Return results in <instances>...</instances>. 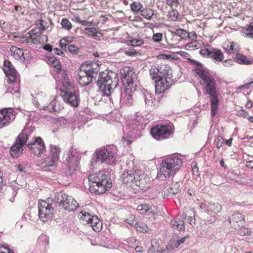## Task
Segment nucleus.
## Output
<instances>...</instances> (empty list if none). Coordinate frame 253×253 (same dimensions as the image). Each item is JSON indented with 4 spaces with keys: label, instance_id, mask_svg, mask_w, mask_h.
<instances>
[{
    "label": "nucleus",
    "instance_id": "obj_27",
    "mask_svg": "<svg viewBox=\"0 0 253 253\" xmlns=\"http://www.w3.org/2000/svg\"><path fill=\"white\" fill-rule=\"evenodd\" d=\"M157 67L160 78H168L169 77V78L172 79L171 71L169 66L166 64H160L158 65Z\"/></svg>",
    "mask_w": 253,
    "mask_h": 253
},
{
    "label": "nucleus",
    "instance_id": "obj_18",
    "mask_svg": "<svg viewBox=\"0 0 253 253\" xmlns=\"http://www.w3.org/2000/svg\"><path fill=\"white\" fill-rule=\"evenodd\" d=\"M121 72L122 75V83L125 88H135L134 82L136 77L133 70L126 68Z\"/></svg>",
    "mask_w": 253,
    "mask_h": 253
},
{
    "label": "nucleus",
    "instance_id": "obj_45",
    "mask_svg": "<svg viewBox=\"0 0 253 253\" xmlns=\"http://www.w3.org/2000/svg\"><path fill=\"white\" fill-rule=\"evenodd\" d=\"M25 8L20 5H16L14 6V9L13 12L15 14L18 15H23L24 14Z\"/></svg>",
    "mask_w": 253,
    "mask_h": 253
},
{
    "label": "nucleus",
    "instance_id": "obj_28",
    "mask_svg": "<svg viewBox=\"0 0 253 253\" xmlns=\"http://www.w3.org/2000/svg\"><path fill=\"white\" fill-rule=\"evenodd\" d=\"M210 95L211 116L213 117L217 113L219 101L216 93H213Z\"/></svg>",
    "mask_w": 253,
    "mask_h": 253
},
{
    "label": "nucleus",
    "instance_id": "obj_17",
    "mask_svg": "<svg viewBox=\"0 0 253 253\" xmlns=\"http://www.w3.org/2000/svg\"><path fill=\"white\" fill-rule=\"evenodd\" d=\"M58 97L55 96L48 105H45V104L42 103H39L38 98H36L33 99L32 102L40 109L48 110L50 112L52 111L57 112L63 108V106L58 102Z\"/></svg>",
    "mask_w": 253,
    "mask_h": 253
},
{
    "label": "nucleus",
    "instance_id": "obj_51",
    "mask_svg": "<svg viewBox=\"0 0 253 253\" xmlns=\"http://www.w3.org/2000/svg\"><path fill=\"white\" fill-rule=\"evenodd\" d=\"M0 253H14L8 247L6 246L0 247Z\"/></svg>",
    "mask_w": 253,
    "mask_h": 253
},
{
    "label": "nucleus",
    "instance_id": "obj_6",
    "mask_svg": "<svg viewBox=\"0 0 253 253\" xmlns=\"http://www.w3.org/2000/svg\"><path fill=\"white\" fill-rule=\"evenodd\" d=\"M197 67L195 71L200 78V84L204 87L207 93L210 95L216 93V83L213 76L207 70L204 68L200 62H197Z\"/></svg>",
    "mask_w": 253,
    "mask_h": 253
},
{
    "label": "nucleus",
    "instance_id": "obj_55",
    "mask_svg": "<svg viewBox=\"0 0 253 253\" xmlns=\"http://www.w3.org/2000/svg\"><path fill=\"white\" fill-rule=\"evenodd\" d=\"M223 142H224L223 138L220 136H218L217 138V141H216V147L218 149L220 148V147H221V146L223 143Z\"/></svg>",
    "mask_w": 253,
    "mask_h": 253
},
{
    "label": "nucleus",
    "instance_id": "obj_42",
    "mask_svg": "<svg viewBox=\"0 0 253 253\" xmlns=\"http://www.w3.org/2000/svg\"><path fill=\"white\" fill-rule=\"evenodd\" d=\"M37 26V28H40L41 32L42 30H44L48 27V23L43 20H40L36 23Z\"/></svg>",
    "mask_w": 253,
    "mask_h": 253
},
{
    "label": "nucleus",
    "instance_id": "obj_25",
    "mask_svg": "<svg viewBox=\"0 0 253 253\" xmlns=\"http://www.w3.org/2000/svg\"><path fill=\"white\" fill-rule=\"evenodd\" d=\"M136 88H125L124 92L121 93L120 103L123 105H131L132 102L133 92Z\"/></svg>",
    "mask_w": 253,
    "mask_h": 253
},
{
    "label": "nucleus",
    "instance_id": "obj_58",
    "mask_svg": "<svg viewBox=\"0 0 253 253\" xmlns=\"http://www.w3.org/2000/svg\"><path fill=\"white\" fill-rule=\"evenodd\" d=\"M192 171H193V173L194 175H199L198 169L197 167V165L196 163H192Z\"/></svg>",
    "mask_w": 253,
    "mask_h": 253
},
{
    "label": "nucleus",
    "instance_id": "obj_35",
    "mask_svg": "<svg viewBox=\"0 0 253 253\" xmlns=\"http://www.w3.org/2000/svg\"><path fill=\"white\" fill-rule=\"evenodd\" d=\"M203 45V43L202 42H199L197 41L194 40L190 43H187L186 45V48L187 49H191L193 50L195 49H198L199 48H202V46Z\"/></svg>",
    "mask_w": 253,
    "mask_h": 253
},
{
    "label": "nucleus",
    "instance_id": "obj_21",
    "mask_svg": "<svg viewBox=\"0 0 253 253\" xmlns=\"http://www.w3.org/2000/svg\"><path fill=\"white\" fill-rule=\"evenodd\" d=\"M10 55L16 60L23 62L29 57V52L27 50H23L16 46H11L10 48Z\"/></svg>",
    "mask_w": 253,
    "mask_h": 253
},
{
    "label": "nucleus",
    "instance_id": "obj_48",
    "mask_svg": "<svg viewBox=\"0 0 253 253\" xmlns=\"http://www.w3.org/2000/svg\"><path fill=\"white\" fill-rule=\"evenodd\" d=\"M141 16H153V10L149 8H146L141 11Z\"/></svg>",
    "mask_w": 253,
    "mask_h": 253
},
{
    "label": "nucleus",
    "instance_id": "obj_40",
    "mask_svg": "<svg viewBox=\"0 0 253 253\" xmlns=\"http://www.w3.org/2000/svg\"><path fill=\"white\" fill-rule=\"evenodd\" d=\"M149 71L150 77L152 79L157 80L160 78V75L157 66H154L151 67Z\"/></svg>",
    "mask_w": 253,
    "mask_h": 253
},
{
    "label": "nucleus",
    "instance_id": "obj_1",
    "mask_svg": "<svg viewBox=\"0 0 253 253\" xmlns=\"http://www.w3.org/2000/svg\"><path fill=\"white\" fill-rule=\"evenodd\" d=\"M182 165L181 156L174 154L167 158L161 164L157 178L160 180H165L173 175Z\"/></svg>",
    "mask_w": 253,
    "mask_h": 253
},
{
    "label": "nucleus",
    "instance_id": "obj_11",
    "mask_svg": "<svg viewBox=\"0 0 253 253\" xmlns=\"http://www.w3.org/2000/svg\"><path fill=\"white\" fill-rule=\"evenodd\" d=\"M172 133L171 126L169 125H157L151 130L153 137L157 140L168 138Z\"/></svg>",
    "mask_w": 253,
    "mask_h": 253
},
{
    "label": "nucleus",
    "instance_id": "obj_29",
    "mask_svg": "<svg viewBox=\"0 0 253 253\" xmlns=\"http://www.w3.org/2000/svg\"><path fill=\"white\" fill-rule=\"evenodd\" d=\"M189 238V235H186L182 238H177L176 240H171L170 241V245L168 246L166 249L169 251H171L175 248H177L179 245L183 244L185 240Z\"/></svg>",
    "mask_w": 253,
    "mask_h": 253
},
{
    "label": "nucleus",
    "instance_id": "obj_14",
    "mask_svg": "<svg viewBox=\"0 0 253 253\" xmlns=\"http://www.w3.org/2000/svg\"><path fill=\"white\" fill-rule=\"evenodd\" d=\"M62 159L63 162L66 163L68 165L67 174L72 175L77 170L78 165V158L74 154L72 148L65 151Z\"/></svg>",
    "mask_w": 253,
    "mask_h": 253
},
{
    "label": "nucleus",
    "instance_id": "obj_2",
    "mask_svg": "<svg viewBox=\"0 0 253 253\" xmlns=\"http://www.w3.org/2000/svg\"><path fill=\"white\" fill-rule=\"evenodd\" d=\"M88 180L90 191L96 194L104 193L112 186L108 175L101 172L90 174Z\"/></svg>",
    "mask_w": 253,
    "mask_h": 253
},
{
    "label": "nucleus",
    "instance_id": "obj_13",
    "mask_svg": "<svg viewBox=\"0 0 253 253\" xmlns=\"http://www.w3.org/2000/svg\"><path fill=\"white\" fill-rule=\"evenodd\" d=\"M82 215L80 217L83 224H87L92 227L95 232H100L102 227V223L97 216L92 215L88 212L81 211Z\"/></svg>",
    "mask_w": 253,
    "mask_h": 253
},
{
    "label": "nucleus",
    "instance_id": "obj_36",
    "mask_svg": "<svg viewBox=\"0 0 253 253\" xmlns=\"http://www.w3.org/2000/svg\"><path fill=\"white\" fill-rule=\"evenodd\" d=\"M242 33L243 36L253 39V22L251 23L247 28L243 30Z\"/></svg>",
    "mask_w": 253,
    "mask_h": 253
},
{
    "label": "nucleus",
    "instance_id": "obj_20",
    "mask_svg": "<svg viewBox=\"0 0 253 253\" xmlns=\"http://www.w3.org/2000/svg\"><path fill=\"white\" fill-rule=\"evenodd\" d=\"M172 84V79L160 78L155 80V92L157 94L164 92Z\"/></svg>",
    "mask_w": 253,
    "mask_h": 253
},
{
    "label": "nucleus",
    "instance_id": "obj_39",
    "mask_svg": "<svg viewBox=\"0 0 253 253\" xmlns=\"http://www.w3.org/2000/svg\"><path fill=\"white\" fill-rule=\"evenodd\" d=\"M130 7L132 11L135 14H137L142 10V5L140 2L134 1L130 4Z\"/></svg>",
    "mask_w": 253,
    "mask_h": 253
},
{
    "label": "nucleus",
    "instance_id": "obj_10",
    "mask_svg": "<svg viewBox=\"0 0 253 253\" xmlns=\"http://www.w3.org/2000/svg\"><path fill=\"white\" fill-rule=\"evenodd\" d=\"M26 145L28 146L31 152L35 155L40 157L45 150V147L42 139L40 137L32 136L27 141Z\"/></svg>",
    "mask_w": 253,
    "mask_h": 253
},
{
    "label": "nucleus",
    "instance_id": "obj_63",
    "mask_svg": "<svg viewBox=\"0 0 253 253\" xmlns=\"http://www.w3.org/2000/svg\"><path fill=\"white\" fill-rule=\"evenodd\" d=\"M60 47L61 48H63L64 47L66 48V46H68V45L66 43V41L65 39H61L60 41Z\"/></svg>",
    "mask_w": 253,
    "mask_h": 253
},
{
    "label": "nucleus",
    "instance_id": "obj_60",
    "mask_svg": "<svg viewBox=\"0 0 253 253\" xmlns=\"http://www.w3.org/2000/svg\"><path fill=\"white\" fill-rule=\"evenodd\" d=\"M62 83V84H63V86L65 87V89L64 90H66L67 89L68 90H71V89L70 88V87L71 86V84L67 80L63 81Z\"/></svg>",
    "mask_w": 253,
    "mask_h": 253
},
{
    "label": "nucleus",
    "instance_id": "obj_9",
    "mask_svg": "<svg viewBox=\"0 0 253 253\" xmlns=\"http://www.w3.org/2000/svg\"><path fill=\"white\" fill-rule=\"evenodd\" d=\"M55 202L62 205L64 210L71 211L75 210L78 207L79 204L71 196L60 192L55 195Z\"/></svg>",
    "mask_w": 253,
    "mask_h": 253
},
{
    "label": "nucleus",
    "instance_id": "obj_64",
    "mask_svg": "<svg viewBox=\"0 0 253 253\" xmlns=\"http://www.w3.org/2000/svg\"><path fill=\"white\" fill-rule=\"evenodd\" d=\"M167 3L170 6L176 5L178 3L177 0H166Z\"/></svg>",
    "mask_w": 253,
    "mask_h": 253
},
{
    "label": "nucleus",
    "instance_id": "obj_32",
    "mask_svg": "<svg viewBox=\"0 0 253 253\" xmlns=\"http://www.w3.org/2000/svg\"><path fill=\"white\" fill-rule=\"evenodd\" d=\"M61 152V149L57 146L51 144L49 146V156L53 158V157L59 160V155Z\"/></svg>",
    "mask_w": 253,
    "mask_h": 253
},
{
    "label": "nucleus",
    "instance_id": "obj_19",
    "mask_svg": "<svg viewBox=\"0 0 253 253\" xmlns=\"http://www.w3.org/2000/svg\"><path fill=\"white\" fill-rule=\"evenodd\" d=\"M15 118L13 110L9 108L0 111V128L8 126Z\"/></svg>",
    "mask_w": 253,
    "mask_h": 253
},
{
    "label": "nucleus",
    "instance_id": "obj_52",
    "mask_svg": "<svg viewBox=\"0 0 253 253\" xmlns=\"http://www.w3.org/2000/svg\"><path fill=\"white\" fill-rule=\"evenodd\" d=\"M237 48L238 46L236 44H234V43H232L230 45L229 49L227 48L226 50H227L228 53H231L236 51Z\"/></svg>",
    "mask_w": 253,
    "mask_h": 253
},
{
    "label": "nucleus",
    "instance_id": "obj_43",
    "mask_svg": "<svg viewBox=\"0 0 253 253\" xmlns=\"http://www.w3.org/2000/svg\"><path fill=\"white\" fill-rule=\"evenodd\" d=\"M144 100L146 105L151 106L153 102L154 98L152 97L151 94L146 92L144 94Z\"/></svg>",
    "mask_w": 253,
    "mask_h": 253
},
{
    "label": "nucleus",
    "instance_id": "obj_57",
    "mask_svg": "<svg viewBox=\"0 0 253 253\" xmlns=\"http://www.w3.org/2000/svg\"><path fill=\"white\" fill-rule=\"evenodd\" d=\"M76 20L78 22L80 23L83 25H90L92 23V22H90L89 21L81 20H80V17H77Z\"/></svg>",
    "mask_w": 253,
    "mask_h": 253
},
{
    "label": "nucleus",
    "instance_id": "obj_47",
    "mask_svg": "<svg viewBox=\"0 0 253 253\" xmlns=\"http://www.w3.org/2000/svg\"><path fill=\"white\" fill-rule=\"evenodd\" d=\"M129 44L133 46H138L143 43V41L141 39H132L128 41Z\"/></svg>",
    "mask_w": 253,
    "mask_h": 253
},
{
    "label": "nucleus",
    "instance_id": "obj_50",
    "mask_svg": "<svg viewBox=\"0 0 253 253\" xmlns=\"http://www.w3.org/2000/svg\"><path fill=\"white\" fill-rule=\"evenodd\" d=\"M134 219L135 216L133 215H131L128 218L126 219V222L131 225H134L135 226V224H137V222H136Z\"/></svg>",
    "mask_w": 253,
    "mask_h": 253
},
{
    "label": "nucleus",
    "instance_id": "obj_4",
    "mask_svg": "<svg viewBox=\"0 0 253 253\" xmlns=\"http://www.w3.org/2000/svg\"><path fill=\"white\" fill-rule=\"evenodd\" d=\"M117 158V148L115 145L104 147L94 153L91 160V165L94 166L97 162L113 164Z\"/></svg>",
    "mask_w": 253,
    "mask_h": 253
},
{
    "label": "nucleus",
    "instance_id": "obj_33",
    "mask_svg": "<svg viewBox=\"0 0 253 253\" xmlns=\"http://www.w3.org/2000/svg\"><path fill=\"white\" fill-rule=\"evenodd\" d=\"M170 225L173 229L179 231L184 230L185 229L184 222L182 220H171Z\"/></svg>",
    "mask_w": 253,
    "mask_h": 253
},
{
    "label": "nucleus",
    "instance_id": "obj_44",
    "mask_svg": "<svg viewBox=\"0 0 253 253\" xmlns=\"http://www.w3.org/2000/svg\"><path fill=\"white\" fill-rule=\"evenodd\" d=\"M61 25L64 29L67 30H70L72 27L71 22L66 18H63L62 19Z\"/></svg>",
    "mask_w": 253,
    "mask_h": 253
},
{
    "label": "nucleus",
    "instance_id": "obj_46",
    "mask_svg": "<svg viewBox=\"0 0 253 253\" xmlns=\"http://www.w3.org/2000/svg\"><path fill=\"white\" fill-rule=\"evenodd\" d=\"M68 51L73 54H77L79 52V48L74 44H70L68 46Z\"/></svg>",
    "mask_w": 253,
    "mask_h": 253
},
{
    "label": "nucleus",
    "instance_id": "obj_7",
    "mask_svg": "<svg viewBox=\"0 0 253 253\" xmlns=\"http://www.w3.org/2000/svg\"><path fill=\"white\" fill-rule=\"evenodd\" d=\"M33 128L29 127L24 128L18 135L16 141L11 146L10 154L13 158H17L23 154V147L31 137Z\"/></svg>",
    "mask_w": 253,
    "mask_h": 253
},
{
    "label": "nucleus",
    "instance_id": "obj_56",
    "mask_svg": "<svg viewBox=\"0 0 253 253\" xmlns=\"http://www.w3.org/2000/svg\"><path fill=\"white\" fill-rule=\"evenodd\" d=\"M157 210L156 207L148 206V210L147 211H146V212L151 213L154 215L155 213H157Z\"/></svg>",
    "mask_w": 253,
    "mask_h": 253
},
{
    "label": "nucleus",
    "instance_id": "obj_31",
    "mask_svg": "<svg viewBox=\"0 0 253 253\" xmlns=\"http://www.w3.org/2000/svg\"><path fill=\"white\" fill-rule=\"evenodd\" d=\"M46 62L53 66L57 73L60 72L61 70V65L59 60L53 56H49L46 58Z\"/></svg>",
    "mask_w": 253,
    "mask_h": 253
},
{
    "label": "nucleus",
    "instance_id": "obj_30",
    "mask_svg": "<svg viewBox=\"0 0 253 253\" xmlns=\"http://www.w3.org/2000/svg\"><path fill=\"white\" fill-rule=\"evenodd\" d=\"M235 61L240 64L250 65L253 63V59L240 54L237 53L235 57Z\"/></svg>",
    "mask_w": 253,
    "mask_h": 253
},
{
    "label": "nucleus",
    "instance_id": "obj_34",
    "mask_svg": "<svg viewBox=\"0 0 253 253\" xmlns=\"http://www.w3.org/2000/svg\"><path fill=\"white\" fill-rule=\"evenodd\" d=\"M84 31L86 34L93 38H99L101 36V33L98 32L95 28H85Z\"/></svg>",
    "mask_w": 253,
    "mask_h": 253
},
{
    "label": "nucleus",
    "instance_id": "obj_41",
    "mask_svg": "<svg viewBox=\"0 0 253 253\" xmlns=\"http://www.w3.org/2000/svg\"><path fill=\"white\" fill-rule=\"evenodd\" d=\"M221 210V206L217 204H210L208 207V211L211 212L217 213Z\"/></svg>",
    "mask_w": 253,
    "mask_h": 253
},
{
    "label": "nucleus",
    "instance_id": "obj_53",
    "mask_svg": "<svg viewBox=\"0 0 253 253\" xmlns=\"http://www.w3.org/2000/svg\"><path fill=\"white\" fill-rule=\"evenodd\" d=\"M162 34L158 33L153 35V40L156 42H159L162 41Z\"/></svg>",
    "mask_w": 253,
    "mask_h": 253
},
{
    "label": "nucleus",
    "instance_id": "obj_59",
    "mask_svg": "<svg viewBox=\"0 0 253 253\" xmlns=\"http://www.w3.org/2000/svg\"><path fill=\"white\" fill-rule=\"evenodd\" d=\"M52 52L57 55H61L62 56H64L65 55V54L63 52V51L58 49V48H53L52 50Z\"/></svg>",
    "mask_w": 253,
    "mask_h": 253
},
{
    "label": "nucleus",
    "instance_id": "obj_15",
    "mask_svg": "<svg viewBox=\"0 0 253 253\" xmlns=\"http://www.w3.org/2000/svg\"><path fill=\"white\" fill-rule=\"evenodd\" d=\"M39 215L42 221L50 219L53 214V208L51 205L43 200H40L38 204Z\"/></svg>",
    "mask_w": 253,
    "mask_h": 253
},
{
    "label": "nucleus",
    "instance_id": "obj_61",
    "mask_svg": "<svg viewBox=\"0 0 253 253\" xmlns=\"http://www.w3.org/2000/svg\"><path fill=\"white\" fill-rule=\"evenodd\" d=\"M188 37L189 39H190L192 41L194 40L197 38V34L194 32H192L190 33H188Z\"/></svg>",
    "mask_w": 253,
    "mask_h": 253
},
{
    "label": "nucleus",
    "instance_id": "obj_24",
    "mask_svg": "<svg viewBox=\"0 0 253 253\" xmlns=\"http://www.w3.org/2000/svg\"><path fill=\"white\" fill-rule=\"evenodd\" d=\"M27 43L38 44L43 42L41 36L40 28H35L31 30L27 38Z\"/></svg>",
    "mask_w": 253,
    "mask_h": 253
},
{
    "label": "nucleus",
    "instance_id": "obj_16",
    "mask_svg": "<svg viewBox=\"0 0 253 253\" xmlns=\"http://www.w3.org/2000/svg\"><path fill=\"white\" fill-rule=\"evenodd\" d=\"M61 96L65 102L74 107L79 105L80 99L74 88L71 90H62Z\"/></svg>",
    "mask_w": 253,
    "mask_h": 253
},
{
    "label": "nucleus",
    "instance_id": "obj_23",
    "mask_svg": "<svg viewBox=\"0 0 253 253\" xmlns=\"http://www.w3.org/2000/svg\"><path fill=\"white\" fill-rule=\"evenodd\" d=\"M245 216L239 212L233 213L229 218L228 221L231 226L233 228H238L243 227L245 223Z\"/></svg>",
    "mask_w": 253,
    "mask_h": 253
},
{
    "label": "nucleus",
    "instance_id": "obj_22",
    "mask_svg": "<svg viewBox=\"0 0 253 253\" xmlns=\"http://www.w3.org/2000/svg\"><path fill=\"white\" fill-rule=\"evenodd\" d=\"M3 70L10 81L14 82L16 81L17 72L10 62L9 61L4 62Z\"/></svg>",
    "mask_w": 253,
    "mask_h": 253
},
{
    "label": "nucleus",
    "instance_id": "obj_5",
    "mask_svg": "<svg viewBox=\"0 0 253 253\" xmlns=\"http://www.w3.org/2000/svg\"><path fill=\"white\" fill-rule=\"evenodd\" d=\"M99 71L98 65L95 63H84L81 65L78 73L79 83L82 86L89 84L95 78Z\"/></svg>",
    "mask_w": 253,
    "mask_h": 253
},
{
    "label": "nucleus",
    "instance_id": "obj_12",
    "mask_svg": "<svg viewBox=\"0 0 253 253\" xmlns=\"http://www.w3.org/2000/svg\"><path fill=\"white\" fill-rule=\"evenodd\" d=\"M200 54L204 57L211 58L214 62H221L224 55L221 50L212 47L210 45L204 46L200 50Z\"/></svg>",
    "mask_w": 253,
    "mask_h": 253
},
{
    "label": "nucleus",
    "instance_id": "obj_38",
    "mask_svg": "<svg viewBox=\"0 0 253 253\" xmlns=\"http://www.w3.org/2000/svg\"><path fill=\"white\" fill-rule=\"evenodd\" d=\"M171 33L180 37L183 39H186L188 37V32L184 29H176L174 32H171Z\"/></svg>",
    "mask_w": 253,
    "mask_h": 253
},
{
    "label": "nucleus",
    "instance_id": "obj_54",
    "mask_svg": "<svg viewBox=\"0 0 253 253\" xmlns=\"http://www.w3.org/2000/svg\"><path fill=\"white\" fill-rule=\"evenodd\" d=\"M148 205H140L137 206V210L138 211H144L146 212V211H147L148 210Z\"/></svg>",
    "mask_w": 253,
    "mask_h": 253
},
{
    "label": "nucleus",
    "instance_id": "obj_8",
    "mask_svg": "<svg viewBox=\"0 0 253 253\" xmlns=\"http://www.w3.org/2000/svg\"><path fill=\"white\" fill-rule=\"evenodd\" d=\"M121 179L124 184L128 186L135 185L140 188L143 187L145 183L144 173L142 170L139 169L134 171H124L121 175Z\"/></svg>",
    "mask_w": 253,
    "mask_h": 253
},
{
    "label": "nucleus",
    "instance_id": "obj_62",
    "mask_svg": "<svg viewBox=\"0 0 253 253\" xmlns=\"http://www.w3.org/2000/svg\"><path fill=\"white\" fill-rule=\"evenodd\" d=\"M246 240L248 242L253 243V232H250L246 237Z\"/></svg>",
    "mask_w": 253,
    "mask_h": 253
},
{
    "label": "nucleus",
    "instance_id": "obj_49",
    "mask_svg": "<svg viewBox=\"0 0 253 253\" xmlns=\"http://www.w3.org/2000/svg\"><path fill=\"white\" fill-rule=\"evenodd\" d=\"M238 230V233L241 236L248 235V234L251 232V231L247 228L242 227Z\"/></svg>",
    "mask_w": 253,
    "mask_h": 253
},
{
    "label": "nucleus",
    "instance_id": "obj_37",
    "mask_svg": "<svg viewBox=\"0 0 253 253\" xmlns=\"http://www.w3.org/2000/svg\"><path fill=\"white\" fill-rule=\"evenodd\" d=\"M135 228L137 231L141 232L148 233L151 231V229L147 225L142 222L137 223V224H135Z\"/></svg>",
    "mask_w": 253,
    "mask_h": 253
},
{
    "label": "nucleus",
    "instance_id": "obj_3",
    "mask_svg": "<svg viewBox=\"0 0 253 253\" xmlns=\"http://www.w3.org/2000/svg\"><path fill=\"white\" fill-rule=\"evenodd\" d=\"M116 77L115 73L113 72H102L100 73L97 81V85L102 96L109 97L110 101L112 100L110 96L117 85Z\"/></svg>",
    "mask_w": 253,
    "mask_h": 253
},
{
    "label": "nucleus",
    "instance_id": "obj_26",
    "mask_svg": "<svg viewBox=\"0 0 253 253\" xmlns=\"http://www.w3.org/2000/svg\"><path fill=\"white\" fill-rule=\"evenodd\" d=\"M58 161L54 157L52 158L48 156L42 163V167L45 170L54 169L56 166Z\"/></svg>",
    "mask_w": 253,
    "mask_h": 253
}]
</instances>
